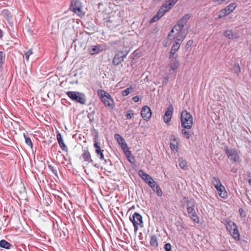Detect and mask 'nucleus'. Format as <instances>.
I'll return each instance as SVG.
<instances>
[{
    "mask_svg": "<svg viewBox=\"0 0 251 251\" xmlns=\"http://www.w3.org/2000/svg\"><path fill=\"white\" fill-rule=\"evenodd\" d=\"M181 43H179V42L174 41V43L172 46L170 50L169 55L170 57H172L173 56H176V55L175 54L176 52L179 49Z\"/></svg>",
    "mask_w": 251,
    "mask_h": 251,
    "instance_id": "nucleus-21",
    "label": "nucleus"
},
{
    "mask_svg": "<svg viewBox=\"0 0 251 251\" xmlns=\"http://www.w3.org/2000/svg\"><path fill=\"white\" fill-rule=\"evenodd\" d=\"M132 88L131 87H130L129 88H126V90H123L122 92V94L123 96H127L129 94H130L132 90Z\"/></svg>",
    "mask_w": 251,
    "mask_h": 251,
    "instance_id": "nucleus-33",
    "label": "nucleus"
},
{
    "mask_svg": "<svg viewBox=\"0 0 251 251\" xmlns=\"http://www.w3.org/2000/svg\"><path fill=\"white\" fill-rule=\"evenodd\" d=\"M101 51H102V49L100 45L92 46L89 49V52L92 55L98 53Z\"/></svg>",
    "mask_w": 251,
    "mask_h": 251,
    "instance_id": "nucleus-26",
    "label": "nucleus"
},
{
    "mask_svg": "<svg viewBox=\"0 0 251 251\" xmlns=\"http://www.w3.org/2000/svg\"><path fill=\"white\" fill-rule=\"evenodd\" d=\"M151 111L150 108L148 106L142 107V118L144 120L148 121L151 116Z\"/></svg>",
    "mask_w": 251,
    "mask_h": 251,
    "instance_id": "nucleus-19",
    "label": "nucleus"
},
{
    "mask_svg": "<svg viewBox=\"0 0 251 251\" xmlns=\"http://www.w3.org/2000/svg\"><path fill=\"white\" fill-rule=\"evenodd\" d=\"M178 138L175 136H172L170 139V148L173 151L176 152L177 151L178 149Z\"/></svg>",
    "mask_w": 251,
    "mask_h": 251,
    "instance_id": "nucleus-18",
    "label": "nucleus"
},
{
    "mask_svg": "<svg viewBox=\"0 0 251 251\" xmlns=\"http://www.w3.org/2000/svg\"><path fill=\"white\" fill-rule=\"evenodd\" d=\"M129 219L134 226V231L136 234L139 227H141V215L138 213L135 212L130 217Z\"/></svg>",
    "mask_w": 251,
    "mask_h": 251,
    "instance_id": "nucleus-9",
    "label": "nucleus"
},
{
    "mask_svg": "<svg viewBox=\"0 0 251 251\" xmlns=\"http://www.w3.org/2000/svg\"><path fill=\"white\" fill-rule=\"evenodd\" d=\"M234 69L237 74H239L241 72L240 67L239 64H236L234 66Z\"/></svg>",
    "mask_w": 251,
    "mask_h": 251,
    "instance_id": "nucleus-35",
    "label": "nucleus"
},
{
    "mask_svg": "<svg viewBox=\"0 0 251 251\" xmlns=\"http://www.w3.org/2000/svg\"><path fill=\"white\" fill-rule=\"evenodd\" d=\"M80 159H82L83 161L86 162L87 163H89L93 161L91 159V156L90 153L87 150L83 151V152L81 155Z\"/></svg>",
    "mask_w": 251,
    "mask_h": 251,
    "instance_id": "nucleus-22",
    "label": "nucleus"
},
{
    "mask_svg": "<svg viewBox=\"0 0 251 251\" xmlns=\"http://www.w3.org/2000/svg\"><path fill=\"white\" fill-rule=\"evenodd\" d=\"M224 36L228 39H237L239 38V34L236 32H234L232 30L227 29L223 33Z\"/></svg>",
    "mask_w": 251,
    "mask_h": 251,
    "instance_id": "nucleus-16",
    "label": "nucleus"
},
{
    "mask_svg": "<svg viewBox=\"0 0 251 251\" xmlns=\"http://www.w3.org/2000/svg\"><path fill=\"white\" fill-rule=\"evenodd\" d=\"M173 111L174 107L173 105H170L167 108L163 117L164 122L166 124L169 123L171 121Z\"/></svg>",
    "mask_w": 251,
    "mask_h": 251,
    "instance_id": "nucleus-15",
    "label": "nucleus"
},
{
    "mask_svg": "<svg viewBox=\"0 0 251 251\" xmlns=\"http://www.w3.org/2000/svg\"><path fill=\"white\" fill-rule=\"evenodd\" d=\"M171 40L182 43L186 36V33L182 29L174 27L169 34Z\"/></svg>",
    "mask_w": 251,
    "mask_h": 251,
    "instance_id": "nucleus-5",
    "label": "nucleus"
},
{
    "mask_svg": "<svg viewBox=\"0 0 251 251\" xmlns=\"http://www.w3.org/2000/svg\"><path fill=\"white\" fill-rule=\"evenodd\" d=\"M182 203L184 205H186L187 212L191 220L195 223H199V218L195 210V201L192 198L185 197L183 199Z\"/></svg>",
    "mask_w": 251,
    "mask_h": 251,
    "instance_id": "nucleus-1",
    "label": "nucleus"
},
{
    "mask_svg": "<svg viewBox=\"0 0 251 251\" xmlns=\"http://www.w3.org/2000/svg\"><path fill=\"white\" fill-rule=\"evenodd\" d=\"M224 224L226 230L235 240H240V234L235 223L230 220H226Z\"/></svg>",
    "mask_w": 251,
    "mask_h": 251,
    "instance_id": "nucleus-4",
    "label": "nucleus"
},
{
    "mask_svg": "<svg viewBox=\"0 0 251 251\" xmlns=\"http://www.w3.org/2000/svg\"><path fill=\"white\" fill-rule=\"evenodd\" d=\"M178 0H167L162 7L158 12L157 14L151 19V22H154L162 17L164 13L171 9L176 3Z\"/></svg>",
    "mask_w": 251,
    "mask_h": 251,
    "instance_id": "nucleus-3",
    "label": "nucleus"
},
{
    "mask_svg": "<svg viewBox=\"0 0 251 251\" xmlns=\"http://www.w3.org/2000/svg\"><path fill=\"white\" fill-rule=\"evenodd\" d=\"M115 138L118 144L121 146L129 161L131 162V160L130 159L131 153L129 151L127 144L125 142L124 138L119 134H116L115 135Z\"/></svg>",
    "mask_w": 251,
    "mask_h": 251,
    "instance_id": "nucleus-8",
    "label": "nucleus"
},
{
    "mask_svg": "<svg viewBox=\"0 0 251 251\" xmlns=\"http://www.w3.org/2000/svg\"><path fill=\"white\" fill-rule=\"evenodd\" d=\"M11 245L5 240H1L0 241V247L6 249H9Z\"/></svg>",
    "mask_w": 251,
    "mask_h": 251,
    "instance_id": "nucleus-28",
    "label": "nucleus"
},
{
    "mask_svg": "<svg viewBox=\"0 0 251 251\" xmlns=\"http://www.w3.org/2000/svg\"><path fill=\"white\" fill-rule=\"evenodd\" d=\"M68 97L72 100L75 101L81 104H85L86 99L83 93L76 91H67L66 92Z\"/></svg>",
    "mask_w": 251,
    "mask_h": 251,
    "instance_id": "nucleus-7",
    "label": "nucleus"
},
{
    "mask_svg": "<svg viewBox=\"0 0 251 251\" xmlns=\"http://www.w3.org/2000/svg\"><path fill=\"white\" fill-rule=\"evenodd\" d=\"M132 100L135 102H137L139 100V98L138 96H135L132 98Z\"/></svg>",
    "mask_w": 251,
    "mask_h": 251,
    "instance_id": "nucleus-43",
    "label": "nucleus"
},
{
    "mask_svg": "<svg viewBox=\"0 0 251 251\" xmlns=\"http://www.w3.org/2000/svg\"><path fill=\"white\" fill-rule=\"evenodd\" d=\"M164 249L166 251H171L172 246L171 244L169 243L166 244L164 246Z\"/></svg>",
    "mask_w": 251,
    "mask_h": 251,
    "instance_id": "nucleus-36",
    "label": "nucleus"
},
{
    "mask_svg": "<svg viewBox=\"0 0 251 251\" xmlns=\"http://www.w3.org/2000/svg\"><path fill=\"white\" fill-rule=\"evenodd\" d=\"M142 179L147 183L150 186L155 181L149 175L142 172Z\"/></svg>",
    "mask_w": 251,
    "mask_h": 251,
    "instance_id": "nucleus-25",
    "label": "nucleus"
},
{
    "mask_svg": "<svg viewBox=\"0 0 251 251\" xmlns=\"http://www.w3.org/2000/svg\"><path fill=\"white\" fill-rule=\"evenodd\" d=\"M181 133L183 136L187 139H189L191 137V134L189 133V131H187L186 129H182Z\"/></svg>",
    "mask_w": 251,
    "mask_h": 251,
    "instance_id": "nucleus-32",
    "label": "nucleus"
},
{
    "mask_svg": "<svg viewBox=\"0 0 251 251\" xmlns=\"http://www.w3.org/2000/svg\"><path fill=\"white\" fill-rule=\"evenodd\" d=\"M2 52L0 51V59H1V60L2 59Z\"/></svg>",
    "mask_w": 251,
    "mask_h": 251,
    "instance_id": "nucleus-44",
    "label": "nucleus"
},
{
    "mask_svg": "<svg viewBox=\"0 0 251 251\" xmlns=\"http://www.w3.org/2000/svg\"><path fill=\"white\" fill-rule=\"evenodd\" d=\"M213 184L214 185L215 188L218 187L220 185H222V184L221 183V181L219 178L217 177H214L213 178V180L212 181Z\"/></svg>",
    "mask_w": 251,
    "mask_h": 251,
    "instance_id": "nucleus-29",
    "label": "nucleus"
},
{
    "mask_svg": "<svg viewBox=\"0 0 251 251\" xmlns=\"http://www.w3.org/2000/svg\"><path fill=\"white\" fill-rule=\"evenodd\" d=\"M178 55L173 56L172 57H170V61L168 64V66L170 68V70L173 72L176 71L180 65V61L177 58Z\"/></svg>",
    "mask_w": 251,
    "mask_h": 251,
    "instance_id": "nucleus-12",
    "label": "nucleus"
},
{
    "mask_svg": "<svg viewBox=\"0 0 251 251\" xmlns=\"http://www.w3.org/2000/svg\"><path fill=\"white\" fill-rule=\"evenodd\" d=\"M56 139L57 140V141L58 142V144H59L61 149L63 151H67L68 148H67V146L65 145V144L63 140L61 134L59 132H58L56 135Z\"/></svg>",
    "mask_w": 251,
    "mask_h": 251,
    "instance_id": "nucleus-24",
    "label": "nucleus"
},
{
    "mask_svg": "<svg viewBox=\"0 0 251 251\" xmlns=\"http://www.w3.org/2000/svg\"><path fill=\"white\" fill-rule=\"evenodd\" d=\"M150 187L151 188L152 191L156 193V194L159 196H162L163 193L162 191L159 187V186L156 183L155 181L152 183Z\"/></svg>",
    "mask_w": 251,
    "mask_h": 251,
    "instance_id": "nucleus-23",
    "label": "nucleus"
},
{
    "mask_svg": "<svg viewBox=\"0 0 251 251\" xmlns=\"http://www.w3.org/2000/svg\"><path fill=\"white\" fill-rule=\"evenodd\" d=\"M213 2L219 4H222L224 2L228 1V0H213Z\"/></svg>",
    "mask_w": 251,
    "mask_h": 251,
    "instance_id": "nucleus-39",
    "label": "nucleus"
},
{
    "mask_svg": "<svg viewBox=\"0 0 251 251\" xmlns=\"http://www.w3.org/2000/svg\"><path fill=\"white\" fill-rule=\"evenodd\" d=\"M72 8L73 11L79 16H82L84 13L82 9V5L79 0H75L72 2Z\"/></svg>",
    "mask_w": 251,
    "mask_h": 251,
    "instance_id": "nucleus-13",
    "label": "nucleus"
},
{
    "mask_svg": "<svg viewBox=\"0 0 251 251\" xmlns=\"http://www.w3.org/2000/svg\"><path fill=\"white\" fill-rule=\"evenodd\" d=\"M128 53V51L127 50H122L119 51L113 59V64L115 66L119 65L124 61V58L126 56Z\"/></svg>",
    "mask_w": 251,
    "mask_h": 251,
    "instance_id": "nucleus-11",
    "label": "nucleus"
},
{
    "mask_svg": "<svg viewBox=\"0 0 251 251\" xmlns=\"http://www.w3.org/2000/svg\"><path fill=\"white\" fill-rule=\"evenodd\" d=\"M163 84H167L169 81V77L168 76H166L163 78Z\"/></svg>",
    "mask_w": 251,
    "mask_h": 251,
    "instance_id": "nucleus-42",
    "label": "nucleus"
},
{
    "mask_svg": "<svg viewBox=\"0 0 251 251\" xmlns=\"http://www.w3.org/2000/svg\"><path fill=\"white\" fill-rule=\"evenodd\" d=\"M25 138V143L30 146L31 148L32 147V143L31 142V139L29 137H26L25 135H24Z\"/></svg>",
    "mask_w": 251,
    "mask_h": 251,
    "instance_id": "nucleus-34",
    "label": "nucleus"
},
{
    "mask_svg": "<svg viewBox=\"0 0 251 251\" xmlns=\"http://www.w3.org/2000/svg\"><path fill=\"white\" fill-rule=\"evenodd\" d=\"M32 54L31 50H28L25 53V57L27 61L28 60L29 56Z\"/></svg>",
    "mask_w": 251,
    "mask_h": 251,
    "instance_id": "nucleus-37",
    "label": "nucleus"
},
{
    "mask_svg": "<svg viewBox=\"0 0 251 251\" xmlns=\"http://www.w3.org/2000/svg\"><path fill=\"white\" fill-rule=\"evenodd\" d=\"M97 94L106 108L110 110L114 108L113 99L108 93L103 90H98Z\"/></svg>",
    "mask_w": 251,
    "mask_h": 251,
    "instance_id": "nucleus-2",
    "label": "nucleus"
},
{
    "mask_svg": "<svg viewBox=\"0 0 251 251\" xmlns=\"http://www.w3.org/2000/svg\"><path fill=\"white\" fill-rule=\"evenodd\" d=\"M190 16L188 14H186L184 15L182 18L179 20L177 25H176L174 27L180 28L183 30L184 26L186 24L187 21L189 19Z\"/></svg>",
    "mask_w": 251,
    "mask_h": 251,
    "instance_id": "nucleus-17",
    "label": "nucleus"
},
{
    "mask_svg": "<svg viewBox=\"0 0 251 251\" xmlns=\"http://www.w3.org/2000/svg\"><path fill=\"white\" fill-rule=\"evenodd\" d=\"M178 164L180 167L183 170H187L188 166L186 160L182 157H179L178 159Z\"/></svg>",
    "mask_w": 251,
    "mask_h": 251,
    "instance_id": "nucleus-27",
    "label": "nucleus"
},
{
    "mask_svg": "<svg viewBox=\"0 0 251 251\" xmlns=\"http://www.w3.org/2000/svg\"><path fill=\"white\" fill-rule=\"evenodd\" d=\"M181 124L183 127L189 129L193 126V117L191 114L186 110L181 113Z\"/></svg>",
    "mask_w": 251,
    "mask_h": 251,
    "instance_id": "nucleus-6",
    "label": "nucleus"
},
{
    "mask_svg": "<svg viewBox=\"0 0 251 251\" xmlns=\"http://www.w3.org/2000/svg\"><path fill=\"white\" fill-rule=\"evenodd\" d=\"M150 244L152 246L154 247L158 246V242L156 237L155 235H153L151 237Z\"/></svg>",
    "mask_w": 251,
    "mask_h": 251,
    "instance_id": "nucleus-30",
    "label": "nucleus"
},
{
    "mask_svg": "<svg viewBox=\"0 0 251 251\" xmlns=\"http://www.w3.org/2000/svg\"><path fill=\"white\" fill-rule=\"evenodd\" d=\"M226 152L227 154V155L229 158H230V160L234 162H238L239 160V156L237 151L235 150H228L226 148L225 149Z\"/></svg>",
    "mask_w": 251,
    "mask_h": 251,
    "instance_id": "nucleus-14",
    "label": "nucleus"
},
{
    "mask_svg": "<svg viewBox=\"0 0 251 251\" xmlns=\"http://www.w3.org/2000/svg\"><path fill=\"white\" fill-rule=\"evenodd\" d=\"M236 7V3L234 2L231 3L228 5L226 6L225 8L221 9L219 11L218 18L220 19L229 15L234 10Z\"/></svg>",
    "mask_w": 251,
    "mask_h": 251,
    "instance_id": "nucleus-10",
    "label": "nucleus"
},
{
    "mask_svg": "<svg viewBox=\"0 0 251 251\" xmlns=\"http://www.w3.org/2000/svg\"><path fill=\"white\" fill-rule=\"evenodd\" d=\"M249 184L250 185V186H251V179L249 180Z\"/></svg>",
    "mask_w": 251,
    "mask_h": 251,
    "instance_id": "nucleus-47",
    "label": "nucleus"
},
{
    "mask_svg": "<svg viewBox=\"0 0 251 251\" xmlns=\"http://www.w3.org/2000/svg\"><path fill=\"white\" fill-rule=\"evenodd\" d=\"M94 146L96 148V151L101 150L100 147L99 146L98 143L96 141L95 142Z\"/></svg>",
    "mask_w": 251,
    "mask_h": 251,
    "instance_id": "nucleus-40",
    "label": "nucleus"
},
{
    "mask_svg": "<svg viewBox=\"0 0 251 251\" xmlns=\"http://www.w3.org/2000/svg\"><path fill=\"white\" fill-rule=\"evenodd\" d=\"M133 114L131 111H128L126 114V117L128 119H130L133 116Z\"/></svg>",
    "mask_w": 251,
    "mask_h": 251,
    "instance_id": "nucleus-38",
    "label": "nucleus"
},
{
    "mask_svg": "<svg viewBox=\"0 0 251 251\" xmlns=\"http://www.w3.org/2000/svg\"><path fill=\"white\" fill-rule=\"evenodd\" d=\"M192 43V41H191V40H190V41L188 42V43H187V44H190V45H191V44Z\"/></svg>",
    "mask_w": 251,
    "mask_h": 251,
    "instance_id": "nucleus-46",
    "label": "nucleus"
},
{
    "mask_svg": "<svg viewBox=\"0 0 251 251\" xmlns=\"http://www.w3.org/2000/svg\"><path fill=\"white\" fill-rule=\"evenodd\" d=\"M239 212L240 214V216H241L242 217L245 216V214L244 213V211L243 209H242V208L239 209Z\"/></svg>",
    "mask_w": 251,
    "mask_h": 251,
    "instance_id": "nucleus-41",
    "label": "nucleus"
},
{
    "mask_svg": "<svg viewBox=\"0 0 251 251\" xmlns=\"http://www.w3.org/2000/svg\"><path fill=\"white\" fill-rule=\"evenodd\" d=\"M138 174L139 175V176H141V170H139V172H138Z\"/></svg>",
    "mask_w": 251,
    "mask_h": 251,
    "instance_id": "nucleus-45",
    "label": "nucleus"
},
{
    "mask_svg": "<svg viewBox=\"0 0 251 251\" xmlns=\"http://www.w3.org/2000/svg\"><path fill=\"white\" fill-rule=\"evenodd\" d=\"M218 192L219 196L223 199H226L227 198V193L226 190V188L223 185L219 186L216 188Z\"/></svg>",
    "mask_w": 251,
    "mask_h": 251,
    "instance_id": "nucleus-20",
    "label": "nucleus"
},
{
    "mask_svg": "<svg viewBox=\"0 0 251 251\" xmlns=\"http://www.w3.org/2000/svg\"><path fill=\"white\" fill-rule=\"evenodd\" d=\"M104 151L103 150H97L96 151V153L97 156L100 160H104V155H103Z\"/></svg>",
    "mask_w": 251,
    "mask_h": 251,
    "instance_id": "nucleus-31",
    "label": "nucleus"
}]
</instances>
